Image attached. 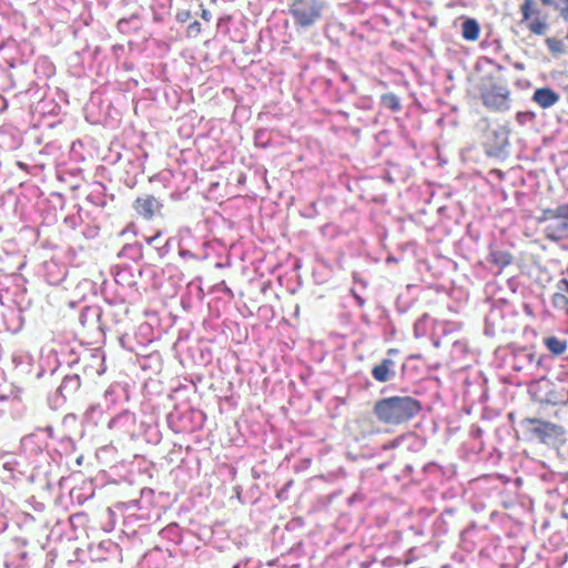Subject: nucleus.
I'll return each instance as SVG.
<instances>
[{
    "mask_svg": "<svg viewBox=\"0 0 568 568\" xmlns=\"http://www.w3.org/2000/svg\"><path fill=\"white\" fill-rule=\"evenodd\" d=\"M494 356L500 368L532 379L547 374L552 364V357L549 354H538L535 346L517 343L498 346Z\"/></svg>",
    "mask_w": 568,
    "mask_h": 568,
    "instance_id": "1",
    "label": "nucleus"
},
{
    "mask_svg": "<svg viewBox=\"0 0 568 568\" xmlns=\"http://www.w3.org/2000/svg\"><path fill=\"white\" fill-rule=\"evenodd\" d=\"M422 408L420 400L402 390L397 395L377 399L373 406V414L382 424L398 426L415 418Z\"/></svg>",
    "mask_w": 568,
    "mask_h": 568,
    "instance_id": "2",
    "label": "nucleus"
},
{
    "mask_svg": "<svg viewBox=\"0 0 568 568\" xmlns=\"http://www.w3.org/2000/svg\"><path fill=\"white\" fill-rule=\"evenodd\" d=\"M524 442L558 448L566 443V429L556 423L540 417H523L515 428Z\"/></svg>",
    "mask_w": 568,
    "mask_h": 568,
    "instance_id": "3",
    "label": "nucleus"
},
{
    "mask_svg": "<svg viewBox=\"0 0 568 568\" xmlns=\"http://www.w3.org/2000/svg\"><path fill=\"white\" fill-rule=\"evenodd\" d=\"M521 326L519 312L505 298L495 300L485 316L484 334L488 337H508Z\"/></svg>",
    "mask_w": 568,
    "mask_h": 568,
    "instance_id": "4",
    "label": "nucleus"
},
{
    "mask_svg": "<svg viewBox=\"0 0 568 568\" xmlns=\"http://www.w3.org/2000/svg\"><path fill=\"white\" fill-rule=\"evenodd\" d=\"M532 399L542 406H565L568 404V373L555 379L538 376L529 386Z\"/></svg>",
    "mask_w": 568,
    "mask_h": 568,
    "instance_id": "5",
    "label": "nucleus"
},
{
    "mask_svg": "<svg viewBox=\"0 0 568 568\" xmlns=\"http://www.w3.org/2000/svg\"><path fill=\"white\" fill-rule=\"evenodd\" d=\"M89 358L98 359L95 355L82 346L65 347L60 352V357L58 354H53L52 357L49 356L47 358V365L51 376L54 375L62 365H65L70 369H74V372L85 373L88 368L85 362ZM45 372L47 367L41 365L36 373V377L38 379L42 378Z\"/></svg>",
    "mask_w": 568,
    "mask_h": 568,
    "instance_id": "6",
    "label": "nucleus"
},
{
    "mask_svg": "<svg viewBox=\"0 0 568 568\" xmlns=\"http://www.w3.org/2000/svg\"><path fill=\"white\" fill-rule=\"evenodd\" d=\"M325 10L323 0H288V14L300 29H310L321 22Z\"/></svg>",
    "mask_w": 568,
    "mask_h": 568,
    "instance_id": "7",
    "label": "nucleus"
},
{
    "mask_svg": "<svg viewBox=\"0 0 568 568\" xmlns=\"http://www.w3.org/2000/svg\"><path fill=\"white\" fill-rule=\"evenodd\" d=\"M87 118L92 123L113 126L121 120V111L113 104V101L100 92L91 94L85 104Z\"/></svg>",
    "mask_w": 568,
    "mask_h": 568,
    "instance_id": "8",
    "label": "nucleus"
},
{
    "mask_svg": "<svg viewBox=\"0 0 568 568\" xmlns=\"http://www.w3.org/2000/svg\"><path fill=\"white\" fill-rule=\"evenodd\" d=\"M166 422L174 433L187 434L203 427L205 414L191 406H176L168 414Z\"/></svg>",
    "mask_w": 568,
    "mask_h": 568,
    "instance_id": "9",
    "label": "nucleus"
},
{
    "mask_svg": "<svg viewBox=\"0 0 568 568\" xmlns=\"http://www.w3.org/2000/svg\"><path fill=\"white\" fill-rule=\"evenodd\" d=\"M154 505V490L143 487L139 491V498L126 501H116L112 505L114 511L121 513L125 518L146 519Z\"/></svg>",
    "mask_w": 568,
    "mask_h": 568,
    "instance_id": "10",
    "label": "nucleus"
},
{
    "mask_svg": "<svg viewBox=\"0 0 568 568\" xmlns=\"http://www.w3.org/2000/svg\"><path fill=\"white\" fill-rule=\"evenodd\" d=\"M79 323L90 343H103L105 339L106 324L102 320V307L99 305H85L79 312Z\"/></svg>",
    "mask_w": 568,
    "mask_h": 568,
    "instance_id": "11",
    "label": "nucleus"
},
{
    "mask_svg": "<svg viewBox=\"0 0 568 568\" xmlns=\"http://www.w3.org/2000/svg\"><path fill=\"white\" fill-rule=\"evenodd\" d=\"M81 375L79 372L64 373L61 377L59 386L53 393L48 395V404L51 409H59L65 405L68 400L75 398L81 388Z\"/></svg>",
    "mask_w": 568,
    "mask_h": 568,
    "instance_id": "12",
    "label": "nucleus"
},
{
    "mask_svg": "<svg viewBox=\"0 0 568 568\" xmlns=\"http://www.w3.org/2000/svg\"><path fill=\"white\" fill-rule=\"evenodd\" d=\"M485 153L489 158L506 159L509 155V131L498 126L486 132L483 141Z\"/></svg>",
    "mask_w": 568,
    "mask_h": 568,
    "instance_id": "13",
    "label": "nucleus"
},
{
    "mask_svg": "<svg viewBox=\"0 0 568 568\" xmlns=\"http://www.w3.org/2000/svg\"><path fill=\"white\" fill-rule=\"evenodd\" d=\"M135 413L123 409L108 422V428L116 433L121 438H129L131 442L140 439Z\"/></svg>",
    "mask_w": 568,
    "mask_h": 568,
    "instance_id": "14",
    "label": "nucleus"
},
{
    "mask_svg": "<svg viewBox=\"0 0 568 568\" xmlns=\"http://www.w3.org/2000/svg\"><path fill=\"white\" fill-rule=\"evenodd\" d=\"M483 104L495 112H505L510 109V91L506 85L493 83L480 90Z\"/></svg>",
    "mask_w": 568,
    "mask_h": 568,
    "instance_id": "15",
    "label": "nucleus"
},
{
    "mask_svg": "<svg viewBox=\"0 0 568 568\" xmlns=\"http://www.w3.org/2000/svg\"><path fill=\"white\" fill-rule=\"evenodd\" d=\"M105 308H102V320L106 324V331L111 329L112 325L122 323L129 314V306L123 298L111 297L103 291Z\"/></svg>",
    "mask_w": 568,
    "mask_h": 568,
    "instance_id": "16",
    "label": "nucleus"
},
{
    "mask_svg": "<svg viewBox=\"0 0 568 568\" xmlns=\"http://www.w3.org/2000/svg\"><path fill=\"white\" fill-rule=\"evenodd\" d=\"M135 214L145 221H151L161 215L163 201L153 194L142 193L132 203Z\"/></svg>",
    "mask_w": 568,
    "mask_h": 568,
    "instance_id": "17",
    "label": "nucleus"
},
{
    "mask_svg": "<svg viewBox=\"0 0 568 568\" xmlns=\"http://www.w3.org/2000/svg\"><path fill=\"white\" fill-rule=\"evenodd\" d=\"M174 554L170 549L155 546L144 554L141 560V568H168Z\"/></svg>",
    "mask_w": 568,
    "mask_h": 568,
    "instance_id": "18",
    "label": "nucleus"
},
{
    "mask_svg": "<svg viewBox=\"0 0 568 568\" xmlns=\"http://www.w3.org/2000/svg\"><path fill=\"white\" fill-rule=\"evenodd\" d=\"M537 477L545 485L547 494L556 493L561 496L559 485L568 484V473H556L545 467L537 474Z\"/></svg>",
    "mask_w": 568,
    "mask_h": 568,
    "instance_id": "19",
    "label": "nucleus"
},
{
    "mask_svg": "<svg viewBox=\"0 0 568 568\" xmlns=\"http://www.w3.org/2000/svg\"><path fill=\"white\" fill-rule=\"evenodd\" d=\"M23 142L22 133L13 125L0 126V152H12L18 150Z\"/></svg>",
    "mask_w": 568,
    "mask_h": 568,
    "instance_id": "20",
    "label": "nucleus"
},
{
    "mask_svg": "<svg viewBox=\"0 0 568 568\" xmlns=\"http://www.w3.org/2000/svg\"><path fill=\"white\" fill-rule=\"evenodd\" d=\"M13 544L16 549L7 555L6 566L13 568H22L29 564V552L24 549L28 540L24 538H14Z\"/></svg>",
    "mask_w": 568,
    "mask_h": 568,
    "instance_id": "21",
    "label": "nucleus"
},
{
    "mask_svg": "<svg viewBox=\"0 0 568 568\" xmlns=\"http://www.w3.org/2000/svg\"><path fill=\"white\" fill-rule=\"evenodd\" d=\"M487 261L490 264L491 271L500 273L506 266L513 263L514 256L505 248L490 247Z\"/></svg>",
    "mask_w": 568,
    "mask_h": 568,
    "instance_id": "22",
    "label": "nucleus"
},
{
    "mask_svg": "<svg viewBox=\"0 0 568 568\" xmlns=\"http://www.w3.org/2000/svg\"><path fill=\"white\" fill-rule=\"evenodd\" d=\"M121 166H123L125 175L121 176L120 180L126 186L133 187L138 182V176L143 173V163L139 158L134 156L121 163Z\"/></svg>",
    "mask_w": 568,
    "mask_h": 568,
    "instance_id": "23",
    "label": "nucleus"
},
{
    "mask_svg": "<svg viewBox=\"0 0 568 568\" xmlns=\"http://www.w3.org/2000/svg\"><path fill=\"white\" fill-rule=\"evenodd\" d=\"M395 366V361L389 357H385L381 361L379 364L372 368V377L378 383L390 382L396 376Z\"/></svg>",
    "mask_w": 568,
    "mask_h": 568,
    "instance_id": "24",
    "label": "nucleus"
},
{
    "mask_svg": "<svg viewBox=\"0 0 568 568\" xmlns=\"http://www.w3.org/2000/svg\"><path fill=\"white\" fill-rule=\"evenodd\" d=\"M44 278L50 285L61 284L67 276L65 265L57 261H48L43 263Z\"/></svg>",
    "mask_w": 568,
    "mask_h": 568,
    "instance_id": "25",
    "label": "nucleus"
},
{
    "mask_svg": "<svg viewBox=\"0 0 568 568\" xmlns=\"http://www.w3.org/2000/svg\"><path fill=\"white\" fill-rule=\"evenodd\" d=\"M455 516L454 508H446L434 521L432 525L433 536L438 538L446 536L449 531L452 520Z\"/></svg>",
    "mask_w": 568,
    "mask_h": 568,
    "instance_id": "26",
    "label": "nucleus"
},
{
    "mask_svg": "<svg viewBox=\"0 0 568 568\" xmlns=\"http://www.w3.org/2000/svg\"><path fill=\"white\" fill-rule=\"evenodd\" d=\"M560 99V95L551 88L544 87L535 90L531 100L542 109L555 105Z\"/></svg>",
    "mask_w": 568,
    "mask_h": 568,
    "instance_id": "27",
    "label": "nucleus"
},
{
    "mask_svg": "<svg viewBox=\"0 0 568 568\" xmlns=\"http://www.w3.org/2000/svg\"><path fill=\"white\" fill-rule=\"evenodd\" d=\"M546 239L559 242L568 237V223L561 220H552L544 230Z\"/></svg>",
    "mask_w": 568,
    "mask_h": 568,
    "instance_id": "28",
    "label": "nucleus"
},
{
    "mask_svg": "<svg viewBox=\"0 0 568 568\" xmlns=\"http://www.w3.org/2000/svg\"><path fill=\"white\" fill-rule=\"evenodd\" d=\"M138 432H140V438H143L146 444L155 446L162 440V433L156 423H140L138 427Z\"/></svg>",
    "mask_w": 568,
    "mask_h": 568,
    "instance_id": "29",
    "label": "nucleus"
},
{
    "mask_svg": "<svg viewBox=\"0 0 568 568\" xmlns=\"http://www.w3.org/2000/svg\"><path fill=\"white\" fill-rule=\"evenodd\" d=\"M176 235L178 250H202L201 241L192 233L190 227H181Z\"/></svg>",
    "mask_w": 568,
    "mask_h": 568,
    "instance_id": "30",
    "label": "nucleus"
},
{
    "mask_svg": "<svg viewBox=\"0 0 568 568\" xmlns=\"http://www.w3.org/2000/svg\"><path fill=\"white\" fill-rule=\"evenodd\" d=\"M143 27V21L139 12H133L130 17L121 18L116 22V28L122 34H131L140 31Z\"/></svg>",
    "mask_w": 568,
    "mask_h": 568,
    "instance_id": "31",
    "label": "nucleus"
},
{
    "mask_svg": "<svg viewBox=\"0 0 568 568\" xmlns=\"http://www.w3.org/2000/svg\"><path fill=\"white\" fill-rule=\"evenodd\" d=\"M87 200L95 206L104 207L108 205L109 200H114V195L108 194L105 185L97 182L93 184L91 192L87 196Z\"/></svg>",
    "mask_w": 568,
    "mask_h": 568,
    "instance_id": "32",
    "label": "nucleus"
},
{
    "mask_svg": "<svg viewBox=\"0 0 568 568\" xmlns=\"http://www.w3.org/2000/svg\"><path fill=\"white\" fill-rule=\"evenodd\" d=\"M61 105L51 98L41 99L34 106V112L43 118H54L61 113Z\"/></svg>",
    "mask_w": 568,
    "mask_h": 568,
    "instance_id": "33",
    "label": "nucleus"
},
{
    "mask_svg": "<svg viewBox=\"0 0 568 568\" xmlns=\"http://www.w3.org/2000/svg\"><path fill=\"white\" fill-rule=\"evenodd\" d=\"M112 275L115 283L122 287H132L136 284L130 266L116 265L112 268Z\"/></svg>",
    "mask_w": 568,
    "mask_h": 568,
    "instance_id": "34",
    "label": "nucleus"
},
{
    "mask_svg": "<svg viewBox=\"0 0 568 568\" xmlns=\"http://www.w3.org/2000/svg\"><path fill=\"white\" fill-rule=\"evenodd\" d=\"M184 530L176 523H171L160 530V536L173 545L184 542Z\"/></svg>",
    "mask_w": 568,
    "mask_h": 568,
    "instance_id": "35",
    "label": "nucleus"
},
{
    "mask_svg": "<svg viewBox=\"0 0 568 568\" xmlns=\"http://www.w3.org/2000/svg\"><path fill=\"white\" fill-rule=\"evenodd\" d=\"M435 321L428 314H423L414 323V335L416 338L424 337L427 335L430 328L435 331Z\"/></svg>",
    "mask_w": 568,
    "mask_h": 568,
    "instance_id": "36",
    "label": "nucleus"
},
{
    "mask_svg": "<svg viewBox=\"0 0 568 568\" xmlns=\"http://www.w3.org/2000/svg\"><path fill=\"white\" fill-rule=\"evenodd\" d=\"M480 26L474 18H466L462 23V36L467 41H476L479 37Z\"/></svg>",
    "mask_w": 568,
    "mask_h": 568,
    "instance_id": "37",
    "label": "nucleus"
},
{
    "mask_svg": "<svg viewBox=\"0 0 568 568\" xmlns=\"http://www.w3.org/2000/svg\"><path fill=\"white\" fill-rule=\"evenodd\" d=\"M118 256L136 262L143 257V245L140 242L125 244Z\"/></svg>",
    "mask_w": 568,
    "mask_h": 568,
    "instance_id": "38",
    "label": "nucleus"
},
{
    "mask_svg": "<svg viewBox=\"0 0 568 568\" xmlns=\"http://www.w3.org/2000/svg\"><path fill=\"white\" fill-rule=\"evenodd\" d=\"M542 343L546 348L551 353V357L554 355H561L567 349V341L565 338H559L557 336H546L542 338Z\"/></svg>",
    "mask_w": 568,
    "mask_h": 568,
    "instance_id": "39",
    "label": "nucleus"
},
{
    "mask_svg": "<svg viewBox=\"0 0 568 568\" xmlns=\"http://www.w3.org/2000/svg\"><path fill=\"white\" fill-rule=\"evenodd\" d=\"M379 104L383 109L393 113L400 112L403 109L400 98L393 92L382 94Z\"/></svg>",
    "mask_w": 568,
    "mask_h": 568,
    "instance_id": "40",
    "label": "nucleus"
},
{
    "mask_svg": "<svg viewBox=\"0 0 568 568\" xmlns=\"http://www.w3.org/2000/svg\"><path fill=\"white\" fill-rule=\"evenodd\" d=\"M141 368L142 369H152L153 372H160L161 368H162V359H161V355L159 353H152L148 356H145L141 363Z\"/></svg>",
    "mask_w": 568,
    "mask_h": 568,
    "instance_id": "41",
    "label": "nucleus"
},
{
    "mask_svg": "<svg viewBox=\"0 0 568 568\" xmlns=\"http://www.w3.org/2000/svg\"><path fill=\"white\" fill-rule=\"evenodd\" d=\"M272 134L267 129H257L254 133V144L257 148L266 149L271 145Z\"/></svg>",
    "mask_w": 568,
    "mask_h": 568,
    "instance_id": "42",
    "label": "nucleus"
},
{
    "mask_svg": "<svg viewBox=\"0 0 568 568\" xmlns=\"http://www.w3.org/2000/svg\"><path fill=\"white\" fill-rule=\"evenodd\" d=\"M408 450L419 452L425 445L426 440L414 433H409L405 435V443Z\"/></svg>",
    "mask_w": 568,
    "mask_h": 568,
    "instance_id": "43",
    "label": "nucleus"
},
{
    "mask_svg": "<svg viewBox=\"0 0 568 568\" xmlns=\"http://www.w3.org/2000/svg\"><path fill=\"white\" fill-rule=\"evenodd\" d=\"M459 328V324L448 321H435V334L448 335Z\"/></svg>",
    "mask_w": 568,
    "mask_h": 568,
    "instance_id": "44",
    "label": "nucleus"
},
{
    "mask_svg": "<svg viewBox=\"0 0 568 568\" xmlns=\"http://www.w3.org/2000/svg\"><path fill=\"white\" fill-rule=\"evenodd\" d=\"M175 248L178 250L176 234L166 239L165 242L161 244V246H155V250L161 258L165 257L170 252H172Z\"/></svg>",
    "mask_w": 568,
    "mask_h": 568,
    "instance_id": "45",
    "label": "nucleus"
},
{
    "mask_svg": "<svg viewBox=\"0 0 568 568\" xmlns=\"http://www.w3.org/2000/svg\"><path fill=\"white\" fill-rule=\"evenodd\" d=\"M545 43L548 48V50L554 55H560L566 53V44L564 40L557 39V38H546Z\"/></svg>",
    "mask_w": 568,
    "mask_h": 568,
    "instance_id": "46",
    "label": "nucleus"
},
{
    "mask_svg": "<svg viewBox=\"0 0 568 568\" xmlns=\"http://www.w3.org/2000/svg\"><path fill=\"white\" fill-rule=\"evenodd\" d=\"M187 535L192 538H196L197 541H201L204 545L210 544L213 539V530L210 527L200 528L196 532L187 530Z\"/></svg>",
    "mask_w": 568,
    "mask_h": 568,
    "instance_id": "47",
    "label": "nucleus"
},
{
    "mask_svg": "<svg viewBox=\"0 0 568 568\" xmlns=\"http://www.w3.org/2000/svg\"><path fill=\"white\" fill-rule=\"evenodd\" d=\"M199 16V11L194 10V7L192 4L189 9H181L175 14V20L179 23L187 24L193 18Z\"/></svg>",
    "mask_w": 568,
    "mask_h": 568,
    "instance_id": "48",
    "label": "nucleus"
},
{
    "mask_svg": "<svg viewBox=\"0 0 568 568\" xmlns=\"http://www.w3.org/2000/svg\"><path fill=\"white\" fill-rule=\"evenodd\" d=\"M37 435L28 434L21 438V447L24 450L30 449L31 452H42V447L36 443Z\"/></svg>",
    "mask_w": 568,
    "mask_h": 568,
    "instance_id": "49",
    "label": "nucleus"
},
{
    "mask_svg": "<svg viewBox=\"0 0 568 568\" xmlns=\"http://www.w3.org/2000/svg\"><path fill=\"white\" fill-rule=\"evenodd\" d=\"M191 536L187 535V531L184 532V542L179 544L181 546V552L183 556H191L195 550L199 549V545L193 542Z\"/></svg>",
    "mask_w": 568,
    "mask_h": 568,
    "instance_id": "50",
    "label": "nucleus"
},
{
    "mask_svg": "<svg viewBox=\"0 0 568 568\" xmlns=\"http://www.w3.org/2000/svg\"><path fill=\"white\" fill-rule=\"evenodd\" d=\"M475 530V524L469 525L467 528L463 529L460 531V547L465 551H473L474 550V544L471 541L467 540V536Z\"/></svg>",
    "mask_w": 568,
    "mask_h": 568,
    "instance_id": "51",
    "label": "nucleus"
},
{
    "mask_svg": "<svg viewBox=\"0 0 568 568\" xmlns=\"http://www.w3.org/2000/svg\"><path fill=\"white\" fill-rule=\"evenodd\" d=\"M515 119L519 125L534 124L536 121V113L532 111H518Z\"/></svg>",
    "mask_w": 568,
    "mask_h": 568,
    "instance_id": "52",
    "label": "nucleus"
},
{
    "mask_svg": "<svg viewBox=\"0 0 568 568\" xmlns=\"http://www.w3.org/2000/svg\"><path fill=\"white\" fill-rule=\"evenodd\" d=\"M521 483H523V479L520 477H517L514 480L506 481V484L509 486L507 491L509 493V495H511V498H510L509 503L504 501L505 507H509L510 505L514 504L515 496H516Z\"/></svg>",
    "mask_w": 568,
    "mask_h": 568,
    "instance_id": "53",
    "label": "nucleus"
},
{
    "mask_svg": "<svg viewBox=\"0 0 568 568\" xmlns=\"http://www.w3.org/2000/svg\"><path fill=\"white\" fill-rule=\"evenodd\" d=\"M202 30V24L197 20V17L193 18L187 24L185 29V36L190 39L199 37Z\"/></svg>",
    "mask_w": 568,
    "mask_h": 568,
    "instance_id": "54",
    "label": "nucleus"
},
{
    "mask_svg": "<svg viewBox=\"0 0 568 568\" xmlns=\"http://www.w3.org/2000/svg\"><path fill=\"white\" fill-rule=\"evenodd\" d=\"M507 288L514 293V294H520L521 296L525 295V292L527 291V287L523 285L518 277L511 276L507 280Z\"/></svg>",
    "mask_w": 568,
    "mask_h": 568,
    "instance_id": "55",
    "label": "nucleus"
},
{
    "mask_svg": "<svg viewBox=\"0 0 568 568\" xmlns=\"http://www.w3.org/2000/svg\"><path fill=\"white\" fill-rule=\"evenodd\" d=\"M534 0H525L524 3L520 6V11L523 16V21H528L531 16L539 14V10L532 9Z\"/></svg>",
    "mask_w": 568,
    "mask_h": 568,
    "instance_id": "56",
    "label": "nucleus"
},
{
    "mask_svg": "<svg viewBox=\"0 0 568 568\" xmlns=\"http://www.w3.org/2000/svg\"><path fill=\"white\" fill-rule=\"evenodd\" d=\"M120 393H124V388L120 384L111 385L104 393V397L106 402L115 403L116 397Z\"/></svg>",
    "mask_w": 568,
    "mask_h": 568,
    "instance_id": "57",
    "label": "nucleus"
},
{
    "mask_svg": "<svg viewBox=\"0 0 568 568\" xmlns=\"http://www.w3.org/2000/svg\"><path fill=\"white\" fill-rule=\"evenodd\" d=\"M100 233V227L98 224H90V223H87L82 230H81V234L84 239L87 240H93L95 239Z\"/></svg>",
    "mask_w": 568,
    "mask_h": 568,
    "instance_id": "58",
    "label": "nucleus"
},
{
    "mask_svg": "<svg viewBox=\"0 0 568 568\" xmlns=\"http://www.w3.org/2000/svg\"><path fill=\"white\" fill-rule=\"evenodd\" d=\"M102 414V409L99 405H91L90 407L87 408V410L84 412V415H83V418L88 422V423H93V424H97L98 420L95 419L97 416H100Z\"/></svg>",
    "mask_w": 568,
    "mask_h": 568,
    "instance_id": "59",
    "label": "nucleus"
},
{
    "mask_svg": "<svg viewBox=\"0 0 568 568\" xmlns=\"http://www.w3.org/2000/svg\"><path fill=\"white\" fill-rule=\"evenodd\" d=\"M201 251L202 250H190V248L185 250L184 248V250H178V254L185 262L196 261V260H200V257H201Z\"/></svg>",
    "mask_w": 568,
    "mask_h": 568,
    "instance_id": "60",
    "label": "nucleus"
},
{
    "mask_svg": "<svg viewBox=\"0 0 568 568\" xmlns=\"http://www.w3.org/2000/svg\"><path fill=\"white\" fill-rule=\"evenodd\" d=\"M352 278H353V283H354L353 287H357L361 292H363L367 288L368 281L362 273L353 272Z\"/></svg>",
    "mask_w": 568,
    "mask_h": 568,
    "instance_id": "61",
    "label": "nucleus"
},
{
    "mask_svg": "<svg viewBox=\"0 0 568 568\" xmlns=\"http://www.w3.org/2000/svg\"><path fill=\"white\" fill-rule=\"evenodd\" d=\"M39 69H43V72L45 73V75H51L54 71V67L53 64L47 59V58H41L37 61L36 63V72L39 71Z\"/></svg>",
    "mask_w": 568,
    "mask_h": 568,
    "instance_id": "62",
    "label": "nucleus"
},
{
    "mask_svg": "<svg viewBox=\"0 0 568 568\" xmlns=\"http://www.w3.org/2000/svg\"><path fill=\"white\" fill-rule=\"evenodd\" d=\"M193 556L199 564L211 560L213 554L209 549H205L199 545V549L194 551Z\"/></svg>",
    "mask_w": 568,
    "mask_h": 568,
    "instance_id": "63",
    "label": "nucleus"
},
{
    "mask_svg": "<svg viewBox=\"0 0 568 568\" xmlns=\"http://www.w3.org/2000/svg\"><path fill=\"white\" fill-rule=\"evenodd\" d=\"M528 28L532 33L541 36L548 29V24L540 20H534L529 23Z\"/></svg>",
    "mask_w": 568,
    "mask_h": 568,
    "instance_id": "64",
    "label": "nucleus"
}]
</instances>
